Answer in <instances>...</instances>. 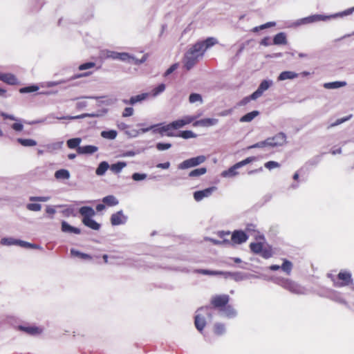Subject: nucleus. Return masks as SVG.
<instances>
[{
    "label": "nucleus",
    "instance_id": "obj_1",
    "mask_svg": "<svg viewBox=\"0 0 354 354\" xmlns=\"http://www.w3.org/2000/svg\"><path fill=\"white\" fill-rule=\"evenodd\" d=\"M201 46V44L196 43L185 53L183 63L187 70H190L203 56L205 53Z\"/></svg>",
    "mask_w": 354,
    "mask_h": 354
},
{
    "label": "nucleus",
    "instance_id": "obj_2",
    "mask_svg": "<svg viewBox=\"0 0 354 354\" xmlns=\"http://www.w3.org/2000/svg\"><path fill=\"white\" fill-rule=\"evenodd\" d=\"M351 14H352L351 10H346L344 11L337 12V13L330 15H324L317 14V15H313L311 16H308V17L298 19L295 22V25L300 26V25H303V24H312V23L317 22V21H326L330 19H335L337 17H345L347 15H350Z\"/></svg>",
    "mask_w": 354,
    "mask_h": 354
},
{
    "label": "nucleus",
    "instance_id": "obj_3",
    "mask_svg": "<svg viewBox=\"0 0 354 354\" xmlns=\"http://www.w3.org/2000/svg\"><path fill=\"white\" fill-rule=\"evenodd\" d=\"M206 159V156L203 155L187 159L178 165V169L184 170L189 168L195 167L205 162Z\"/></svg>",
    "mask_w": 354,
    "mask_h": 354
},
{
    "label": "nucleus",
    "instance_id": "obj_4",
    "mask_svg": "<svg viewBox=\"0 0 354 354\" xmlns=\"http://www.w3.org/2000/svg\"><path fill=\"white\" fill-rule=\"evenodd\" d=\"M280 285L283 288L295 294H304L305 292V290L303 287L289 279L282 280Z\"/></svg>",
    "mask_w": 354,
    "mask_h": 354
},
{
    "label": "nucleus",
    "instance_id": "obj_5",
    "mask_svg": "<svg viewBox=\"0 0 354 354\" xmlns=\"http://www.w3.org/2000/svg\"><path fill=\"white\" fill-rule=\"evenodd\" d=\"M209 307L205 306V307H202V308H199L196 311L197 314L195 316L194 324H195L196 328L200 332H201L203 330V328H205V324H206L205 319L204 317L201 316V314L200 313L203 312L207 314H209Z\"/></svg>",
    "mask_w": 354,
    "mask_h": 354
},
{
    "label": "nucleus",
    "instance_id": "obj_6",
    "mask_svg": "<svg viewBox=\"0 0 354 354\" xmlns=\"http://www.w3.org/2000/svg\"><path fill=\"white\" fill-rule=\"evenodd\" d=\"M196 119L195 116L186 115L181 119L175 120L168 124L169 129H178L184 126L190 124Z\"/></svg>",
    "mask_w": 354,
    "mask_h": 354
},
{
    "label": "nucleus",
    "instance_id": "obj_7",
    "mask_svg": "<svg viewBox=\"0 0 354 354\" xmlns=\"http://www.w3.org/2000/svg\"><path fill=\"white\" fill-rule=\"evenodd\" d=\"M268 146L270 147L283 146L286 142V136L283 133H279L273 137L267 138Z\"/></svg>",
    "mask_w": 354,
    "mask_h": 354
},
{
    "label": "nucleus",
    "instance_id": "obj_8",
    "mask_svg": "<svg viewBox=\"0 0 354 354\" xmlns=\"http://www.w3.org/2000/svg\"><path fill=\"white\" fill-rule=\"evenodd\" d=\"M217 189V187L212 186L203 190L194 192L193 196L196 201L199 202L205 198H209Z\"/></svg>",
    "mask_w": 354,
    "mask_h": 354
},
{
    "label": "nucleus",
    "instance_id": "obj_9",
    "mask_svg": "<svg viewBox=\"0 0 354 354\" xmlns=\"http://www.w3.org/2000/svg\"><path fill=\"white\" fill-rule=\"evenodd\" d=\"M108 112L107 109H103L101 110H99L98 111L95 113H83L82 115H75V116H65L62 118H58L59 119H70V120H75V119H80V118H100L105 115Z\"/></svg>",
    "mask_w": 354,
    "mask_h": 354
},
{
    "label": "nucleus",
    "instance_id": "obj_10",
    "mask_svg": "<svg viewBox=\"0 0 354 354\" xmlns=\"http://www.w3.org/2000/svg\"><path fill=\"white\" fill-rule=\"evenodd\" d=\"M273 82L271 80H264L259 84L258 88L252 94V98L258 99L263 93L267 91L272 85Z\"/></svg>",
    "mask_w": 354,
    "mask_h": 354
},
{
    "label": "nucleus",
    "instance_id": "obj_11",
    "mask_svg": "<svg viewBox=\"0 0 354 354\" xmlns=\"http://www.w3.org/2000/svg\"><path fill=\"white\" fill-rule=\"evenodd\" d=\"M230 297L227 295H219L212 297L211 303L216 308H224L228 303Z\"/></svg>",
    "mask_w": 354,
    "mask_h": 354
},
{
    "label": "nucleus",
    "instance_id": "obj_12",
    "mask_svg": "<svg viewBox=\"0 0 354 354\" xmlns=\"http://www.w3.org/2000/svg\"><path fill=\"white\" fill-rule=\"evenodd\" d=\"M337 277L339 280H341L342 281H335L334 285L336 287L348 286L352 281L351 274L346 271H341L338 274Z\"/></svg>",
    "mask_w": 354,
    "mask_h": 354
},
{
    "label": "nucleus",
    "instance_id": "obj_13",
    "mask_svg": "<svg viewBox=\"0 0 354 354\" xmlns=\"http://www.w3.org/2000/svg\"><path fill=\"white\" fill-rule=\"evenodd\" d=\"M89 75V73H81V74H77V75H74L73 76L71 77L68 80H59V81H50V82H47L44 84H41V87H53V86H57L59 84H63V83H66V82L69 81V80H76V79H78V78H80V77H85V76H87Z\"/></svg>",
    "mask_w": 354,
    "mask_h": 354
},
{
    "label": "nucleus",
    "instance_id": "obj_14",
    "mask_svg": "<svg viewBox=\"0 0 354 354\" xmlns=\"http://www.w3.org/2000/svg\"><path fill=\"white\" fill-rule=\"evenodd\" d=\"M19 329L30 335H40L43 332V328L35 325H21Z\"/></svg>",
    "mask_w": 354,
    "mask_h": 354
},
{
    "label": "nucleus",
    "instance_id": "obj_15",
    "mask_svg": "<svg viewBox=\"0 0 354 354\" xmlns=\"http://www.w3.org/2000/svg\"><path fill=\"white\" fill-rule=\"evenodd\" d=\"M128 217L123 214L122 210L113 214L111 216V223L113 225H120L126 223Z\"/></svg>",
    "mask_w": 354,
    "mask_h": 354
},
{
    "label": "nucleus",
    "instance_id": "obj_16",
    "mask_svg": "<svg viewBox=\"0 0 354 354\" xmlns=\"http://www.w3.org/2000/svg\"><path fill=\"white\" fill-rule=\"evenodd\" d=\"M248 239V235L242 230H235L231 236L232 241L236 244L245 243Z\"/></svg>",
    "mask_w": 354,
    "mask_h": 354
},
{
    "label": "nucleus",
    "instance_id": "obj_17",
    "mask_svg": "<svg viewBox=\"0 0 354 354\" xmlns=\"http://www.w3.org/2000/svg\"><path fill=\"white\" fill-rule=\"evenodd\" d=\"M218 120L216 118H204L194 122V127H212L217 124Z\"/></svg>",
    "mask_w": 354,
    "mask_h": 354
},
{
    "label": "nucleus",
    "instance_id": "obj_18",
    "mask_svg": "<svg viewBox=\"0 0 354 354\" xmlns=\"http://www.w3.org/2000/svg\"><path fill=\"white\" fill-rule=\"evenodd\" d=\"M98 151V147L94 145H85L78 147L77 152L78 154L91 155Z\"/></svg>",
    "mask_w": 354,
    "mask_h": 354
},
{
    "label": "nucleus",
    "instance_id": "obj_19",
    "mask_svg": "<svg viewBox=\"0 0 354 354\" xmlns=\"http://www.w3.org/2000/svg\"><path fill=\"white\" fill-rule=\"evenodd\" d=\"M0 80L10 85H15L18 82L17 77L11 73H0Z\"/></svg>",
    "mask_w": 354,
    "mask_h": 354
},
{
    "label": "nucleus",
    "instance_id": "obj_20",
    "mask_svg": "<svg viewBox=\"0 0 354 354\" xmlns=\"http://www.w3.org/2000/svg\"><path fill=\"white\" fill-rule=\"evenodd\" d=\"M196 44H201L202 48H203V52L205 53L208 48H210L213 46L218 44V40L215 37H208L204 41H200L196 42Z\"/></svg>",
    "mask_w": 354,
    "mask_h": 354
},
{
    "label": "nucleus",
    "instance_id": "obj_21",
    "mask_svg": "<svg viewBox=\"0 0 354 354\" xmlns=\"http://www.w3.org/2000/svg\"><path fill=\"white\" fill-rule=\"evenodd\" d=\"M241 167L238 165V163L234 164L233 166L230 167L227 170H225L221 173V176L223 178H232L239 174L237 169Z\"/></svg>",
    "mask_w": 354,
    "mask_h": 354
},
{
    "label": "nucleus",
    "instance_id": "obj_22",
    "mask_svg": "<svg viewBox=\"0 0 354 354\" xmlns=\"http://www.w3.org/2000/svg\"><path fill=\"white\" fill-rule=\"evenodd\" d=\"M152 131L153 133H159L160 134L161 136H163L166 132H168L167 133V136H172L173 134L169 133V127H168V124L167 125H165V126H161V124H153L152 125Z\"/></svg>",
    "mask_w": 354,
    "mask_h": 354
},
{
    "label": "nucleus",
    "instance_id": "obj_23",
    "mask_svg": "<svg viewBox=\"0 0 354 354\" xmlns=\"http://www.w3.org/2000/svg\"><path fill=\"white\" fill-rule=\"evenodd\" d=\"M195 272L204 275H222L225 278H227V276L231 274L229 272L214 271L205 269L196 270Z\"/></svg>",
    "mask_w": 354,
    "mask_h": 354
},
{
    "label": "nucleus",
    "instance_id": "obj_24",
    "mask_svg": "<svg viewBox=\"0 0 354 354\" xmlns=\"http://www.w3.org/2000/svg\"><path fill=\"white\" fill-rule=\"evenodd\" d=\"M299 75V74H298L294 71H283L279 74V75L278 77V80L279 81H284L286 80H293L295 78L298 77Z\"/></svg>",
    "mask_w": 354,
    "mask_h": 354
},
{
    "label": "nucleus",
    "instance_id": "obj_25",
    "mask_svg": "<svg viewBox=\"0 0 354 354\" xmlns=\"http://www.w3.org/2000/svg\"><path fill=\"white\" fill-rule=\"evenodd\" d=\"M222 315L227 318H234L236 316L237 313L236 310L231 306H225L224 308H221Z\"/></svg>",
    "mask_w": 354,
    "mask_h": 354
},
{
    "label": "nucleus",
    "instance_id": "obj_26",
    "mask_svg": "<svg viewBox=\"0 0 354 354\" xmlns=\"http://www.w3.org/2000/svg\"><path fill=\"white\" fill-rule=\"evenodd\" d=\"M79 212L83 216L82 219H85L86 218H92L95 214L94 209L88 206L82 207L79 209Z\"/></svg>",
    "mask_w": 354,
    "mask_h": 354
},
{
    "label": "nucleus",
    "instance_id": "obj_27",
    "mask_svg": "<svg viewBox=\"0 0 354 354\" xmlns=\"http://www.w3.org/2000/svg\"><path fill=\"white\" fill-rule=\"evenodd\" d=\"M149 95L150 94L149 93H143L140 95L132 96L130 98V104L134 105L137 103H140L145 100L149 96Z\"/></svg>",
    "mask_w": 354,
    "mask_h": 354
},
{
    "label": "nucleus",
    "instance_id": "obj_28",
    "mask_svg": "<svg viewBox=\"0 0 354 354\" xmlns=\"http://www.w3.org/2000/svg\"><path fill=\"white\" fill-rule=\"evenodd\" d=\"M110 168V165L106 161L101 162L97 168L96 169L95 174L99 176H102L105 174L106 171Z\"/></svg>",
    "mask_w": 354,
    "mask_h": 354
},
{
    "label": "nucleus",
    "instance_id": "obj_29",
    "mask_svg": "<svg viewBox=\"0 0 354 354\" xmlns=\"http://www.w3.org/2000/svg\"><path fill=\"white\" fill-rule=\"evenodd\" d=\"M82 223L86 227L94 230H98L100 228V225L94 221L92 218H86L85 219H82Z\"/></svg>",
    "mask_w": 354,
    "mask_h": 354
},
{
    "label": "nucleus",
    "instance_id": "obj_30",
    "mask_svg": "<svg viewBox=\"0 0 354 354\" xmlns=\"http://www.w3.org/2000/svg\"><path fill=\"white\" fill-rule=\"evenodd\" d=\"M259 115V111H252L242 116L239 121L241 122H250Z\"/></svg>",
    "mask_w": 354,
    "mask_h": 354
},
{
    "label": "nucleus",
    "instance_id": "obj_31",
    "mask_svg": "<svg viewBox=\"0 0 354 354\" xmlns=\"http://www.w3.org/2000/svg\"><path fill=\"white\" fill-rule=\"evenodd\" d=\"M346 82L344 81H336L332 82H327L324 84V87L326 89H335L340 87L345 86Z\"/></svg>",
    "mask_w": 354,
    "mask_h": 354
},
{
    "label": "nucleus",
    "instance_id": "obj_32",
    "mask_svg": "<svg viewBox=\"0 0 354 354\" xmlns=\"http://www.w3.org/2000/svg\"><path fill=\"white\" fill-rule=\"evenodd\" d=\"M273 44L274 45H281L287 44L286 35L284 32L277 34L273 38Z\"/></svg>",
    "mask_w": 354,
    "mask_h": 354
},
{
    "label": "nucleus",
    "instance_id": "obj_33",
    "mask_svg": "<svg viewBox=\"0 0 354 354\" xmlns=\"http://www.w3.org/2000/svg\"><path fill=\"white\" fill-rule=\"evenodd\" d=\"M229 235H230V232H219V236H221V238L223 239V241L216 240V239H214L212 238H209L208 240L210 241L214 245H222L224 243H230L229 240H227L225 239V236H229Z\"/></svg>",
    "mask_w": 354,
    "mask_h": 354
},
{
    "label": "nucleus",
    "instance_id": "obj_34",
    "mask_svg": "<svg viewBox=\"0 0 354 354\" xmlns=\"http://www.w3.org/2000/svg\"><path fill=\"white\" fill-rule=\"evenodd\" d=\"M62 117L63 116H62L61 118H62ZM58 118L59 117L55 116V114L50 113V114H48V115H46L44 119L34 121V122H31L30 124H37V123H42V122H46L47 124H53L55 122V121H54L55 119L59 120Z\"/></svg>",
    "mask_w": 354,
    "mask_h": 354
},
{
    "label": "nucleus",
    "instance_id": "obj_35",
    "mask_svg": "<svg viewBox=\"0 0 354 354\" xmlns=\"http://www.w3.org/2000/svg\"><path fill=\"white\" fill-rule=\"evenodd\" d=\"M126 166L127 163L125 162H118L116 163L112 164L110 166V169L113 173L117 174L120 173Z\"/></svg>",
    "mask_w": 354,
    "mask_h": 354
},
{
    "label": "nucleus",
    "instance_id": "obj_36",
    "mask_svg": "<svg viewBox=\"0 0 354 354\" xmlns=\"http://www.w3.org/2000/svg\"><path fill=\"white\" fill-rule=\"evenodd\" d=\"M63 144H64L63 141H59V142L48 144V145H45V147L48 152H53L55 151L62 149Z\"/></svg>",
    "mask_w": 354,
    "mask_h": 354
},
{
    "label": "nucleus",
    "instance_id": "obj_37",
    "mask_svg": "<svg viewBox=\"0 0 354 354\" xmlns=\"http://www.w3.org/2000/svg\"><path fill=\"white\" fill-rule=\"evenodd\" d=\"M55 177L57 179L67 180L70 178V173L67 169H62L55 171Z\"/></svg>",
    "mask_w": 354,
    "mask_h": 354
},
{
    "label": "nucleus",
    "instance_id": "obj_38",
    "mask_svg": "<svg viewBox=\"0 0 354 354\" xmlns=\"http://www.w3.org/2000/svg\"><path fill=\"white\" fill-rule=\"evenodd\" d=\"M102 202L109 206L117 205L119 203L118 200L113 195H109L102 198Z\"/></svg>",
    "mask_w": 354,
    "mask_h": 354
},
{
    "label": "nucleus",
    "instance_id": "obj_39",
    "mask_svg": "<svg viewBox=\"0 0 354 354\" xmlns=\"http://www.w3.org/2000/svg\"><path fill=\"white\" fill-rule=\"evenodd\" d=\"M100 135L103 138L114 140L117 137L118 132L115 130L102 131Z\"/></svg>",
    "mask_w": 354,
    "mask_h": 354
},
{
    "label": "nucleus",
    "instance_id": "obj_40",
    "mask_svg": "<svg viewBox=\"0 0 354 354\" xmlns=\"http://www.w3.org/2000/svg\"><path fill=\"white\" fill-rule=\"evenodd\" d=\"M71 254L72 256L77 257L82 259H85V260H91L92 259V257L91 255L86 254V253H82L74 248L71 249Z\"/></svg>",
    "mask_w": 354,
    "mask_h": 354
},
{
    "label": "nucleus",
    "instance_id": "obj_41",
    "mask_svg": "<svg viewBox=\"0 0 354 354\" xmlns=\"http://www.w3.org/2000/svg\"><path fill=\"white\" fill-rule=\"evenodd\" d=\"M82 142V139L80 138H71L67 140V146L70 149H77L80 146V144Z\"/></svg>",
    "mask_w": 354,
    "mask_h": 354
},
{
    "label": "nucleus",
    "instance_id": "obj_42",
    "mask_svg": "<svg viewBox=\"0 0 354 354\" xmlns=\"http://www.w3.org/2000/svg\"><path fill=\"white\" fill-rule=\"evenodd\" d=\"M207 172V169L205 167H201L198 169H195L191 171L189 173V177L194 178L198 177L200 176L204 175Z\"/></svg>",
    "mask_w": 354,
    "mask_h": 354
},
{
    "label": "nucleus",
    "instance_id": "obj_43",
    "mask_svg": "<svg viewBox=\"0 0 354 354\" xmlns=\"http://www.w3.org/2000/svg\"><path fill=\"white\" fill-rule=\"evenodd\" d=\"M17 245H19L21 248H31V249H39L40 247L38 245L32 244L27 241H21L17 239Z\"/></svg>",
    "mask_w": 354,
    "mask_h": 354
},
{
    "label": "nucleus",
    "instance_id": "obj_44",
    "mask_svg": "<svg viewBox=\"0 0 354 354\" xmlns=\"http://www.w3.org/2000/svg\"><path fill=\"white\" fill-rule=\"evenodd\" d=\"M226 331L225 326L223 324L216 323L214 326V332L217 335H222Z\"/></svg>",
    "mask_w": 354,
    "mask_h": 354
},
{
    "label": "nucleus",
    "instance_id": "obj_45",
    "mask_svg": "<svg viewBox=\"0 0 354 354\" xmlns=\"http://www.w3.org/2000/svg\"><path fill=\"white\" fill-rule=\"evenodd\" d=\"M165 88L166 86L165 84H160L158 86L152 89L151 94L153 97H156L163 93L165 90Z\"/></svg>",
    "mask_w": 354,
    "mask_h": 354
},
{
    "label": "nucleus",
    "instance_id": "obj_46",
    "mask_svg": "<svg viewBox=\"0 0 354 354\" xmlns=\"http://www.w3.org/2000/svg\"><path fill=\"white\" fill-rule=\"evenodd\" d=\"M17 142L24 147H33L37 145V142L32 139L18 138Z\"/></svg>",
    "mask_w": 354,
    "mask_h": 354
},
{
    "label": "nucleus",
    "instance_id": "obj_47",
    "mask_svg": "<svg viewBox=\"0 0 354 354\" xmlns=\"http://www.w3.org/2000/svg\"><path fill=\"white\" fill-rule=\"evenodd\" d=\"M17 239L12 237H5L1 239V244L3 245H17Z\"/></svg>",
    "mask_w": 354,
    "mask_h": 354
},
{
    "label": "nucleus",
    "instance_id": "obj_48",
    "mask_svg": "<svg viewBox=\"0 0 354 354\" xmlns=\"http://www.w3.org/2000/svg\"><path fill=\"white\" fill-rule=\"evenodd\" d=\"M118 59L130 63L132 59H135V57L127 53H119Z\"/></svg>",
    "mask_w": 354,
    "mask_h": 354
},
{
    "label": "nucleus",
    "instance_id": "obj_49",
    "mask_svg": "<svg viewBox=\"0 0 354 354\" xmlns=\"http://www.w3.org/2000/svg\"><path fill=\"white\" fill-rule=\"evenodd\" d=\"M250 250L256 254H260L263 250V245L261 243H251L250 245Z\"/></svg>",
    "mask_w": 354,
    "mask_h": 354
},
{
    "label": "nucleus",
    "instance_id": "obj_50",
    "mask_svg": "<svg viewBox=\"0 0 354 354\" xmlns=\"http://www.w3.org/2000/svg\"><path fill=\"white\" fill-rule=\"evenodd\" d=\"M281 268L286 274H290L292 268V263L288 260H284Z\"/></svg>",
    "mask_w": 354,
    "mask_h": 354
},
{
    "label": "nucleus",
    "instance_id": "obj_51",
    "mask_svg": "<svg viewBox=\"0 0 354 354\" xmlns=\"http://www.w3.org/2000/svg\"><path fill=\"white\" fill-rule=\"evenodd\" d=\"M39 90V86L37 85H31L28 86H25L19 88L20 93H28L35 92Z\"/></svg>",
    "mask_w": 354,
    "mask_h": 354
},
{
    "label": "nucleus",
    "instance_id": "obj_52",
    "mask_svg": "<svg viewBox=\"0 0 354 354\" xmlns=\"http://www.w3.org/2000/svg\"><path fill=\"white\" fill-rule=\"evenodd\" d=\"M351 118H352V115H349L348 116H346V117H344L342 118H339V119L336 120L334 122L330 124V125L328 127V129L333 128L334 127L339 125V124L349 120Z\"/></svg>",
    "mask_w": 354,
    "mask_h": 354
},
{
    "label": "nucleus",
    "instance_id": "obj_53",
    "mask_svg": "<svg viewBox=\"0 0 354 354\" xmlns=\"http://www.w3.org/2000/svg\"><path fill=\"white\" fill-rule=\"evenodd\" d=\"M179 136L184 139H189L196 138V135L192 131L186 130L181 131Z\"/></svg>",
    "mask_w": 354,
    "mask_h": 354
},
{
    "label": "nucleus",
    "instance_id": "obj_54",
    "mask_svg": "<svg viewBox=\"0 0 354 354\" xmlns=\"http://www.w3.org/2000/svg\"><path fill=\"white\" fill-rule=\"evenodd\" d=\"M268 145H269V143H268V140L266 139L263 141H261V142H257L252 145H250V146L248 147L247 149H254V148H263L266 147H269Z\"/></svg>",
    "mask_w": 354,
    "mask_h": 354
},
{
    "label": "nucleus",
    "instance_id": "obj_55",
    "mask_svg": "<svg viewBox=\"0 0 354 354\" xmlns=\"http://www.w3.org/2000/svg\"><path fill=\"white\" fill-rule=\"evenodd\" d=\"M104 55L106 58L118 59L119 53L113 50H106Z\"/></svg>",
    "mask_w": 354,
    "mask_h": 354
},
{
    "label": "nucleus",
    "instance_id": "obj_56",
    "mask_svg": "<svg viewBox=\"0 0 354 354\" xmlns=\"http://www.w3.org/2000/svg\"><path fill=\"white\" fill-rule=\"evenodd\" d=\"M26 208L32 212H39L41 209V205L39 203H28Z\"/></svg>",
    "mask_w": 354,
    "mask_h": 354
},
{
    "label": "nucleus",
    "instance_id": "obj_57",
    "mask_svg": "<svg viewBox=\"0 0 354 354\" xmlns=\"http://www.w3.org/2000/svg\"><path fill=\"white\" fill-rule=\"evenodd\" d=\"M189 101L190 103H195L196 102H200L201 103L203 102V100H202V97L200 94L192 93L189 95Z\"/></svg>",
    "mask_w": 354,
    "mask_h": 354
},
{
    "label": "nucleus",
    "instance_id": "obj_58",
    "mask_svg": "<svg viewBox=\"0 0 354 354\" xmlns=\"http://www.w3.org/2000/svg\"><path fill=\"white\" fill-rule=\"evenodd\" d=\"M50 199V196H30L29 198V200L32 202H47Z\"/></svg>",
    "mask_w": 354,
    "mask_h": 354
},
{
    "label": "nucleus",
    "instance_id": "obj_59",
    "mask_svg": "<svg viewBox=\"0 0 354 354\" xmlns=\"http://www.w3.org/2000/svg\"><path fill=\"white\" fill-rule=\"evenodd\" d=\"M265 167L269 170L273 169L274 168H278L280 167V164L276 161H268L265 163Z\"/></svg>",
    "mask_w": 354,
    "mask_h": 354
},
{
    "label": "nucleus",
    "instance_id": "obj_60",
    "mask_svg": "<svg viewBox=\"0 0 354 354\" xmlns=\"http://www.w3.org/2000/svg\"><path fill=\"white\" fill-rule=\"evenodd\" d=\"M147 177L146 174L134 173L132 175V179L135 181H141L145 180Z\"/></svg>",
    "mask_w": 354,
    "mask_h": 354
},
{
    "label": "nucleus",
    "instance_id": "obj_61",
    "mask_svg": "<svg viewBox=\"0 0 354 354\" xmlns=\"http://www.w3.org/2000/svg\"><path fill=\"white\" fill-rule=\"evenodd\" d=\"M156 147L158 151H165L170 149L171 145L170 143L158 142L156 144Z\"/></svg>",
    "mask_w": 354,
    "mask_h": 354
},
{
    "label": "nucleus",
    "instance_id": "obj_62",
    "mask_svg": "<svg viewBox=\"0 0 354 354\" xmlns=\"http://www.w3.org/2000/svg\"><path fill=\"white\" fill-rule=\"evenodd\" d=\"M260 254L264 259H269L272 256V250L270 248H263Z\"/></svg>",
    "mask_w": 354,
    "mask_h": 354
},
{
    "label": "nucleus",
    "instance_id": "obj_63",
    "mask_svg": "<svg viewBox=\"0 0 354 354\" xmlns=\"http://www.w3.org/2000/svg\"><path fill=\"white\" fill-rule=\"evenodd\" d=\"M73 230V226L70 225L67 222L62 221V230L64 232L71 233Z\"/></svg>",
    "mask_w": 354,
    "mask_h": 354
},
{
    "label": "nucleus",
    "instance_id": "obj_64",
    "mask_svg": "<svg viewBox=\"0 0 354 354\" xmlns=\"http://www.w3.org/2000/svg\"><path fill=\"white\" fill-rule=\"evenodd\" d=\"M256 158L254 157V156H250V157H248L247 158H245V160H243L238 163V165H239L240 167H242L252 162H253L254 160H255Z\"/></svg>",
    "mask_w": 354,
    "mask_h": 354
}]
</instances>
